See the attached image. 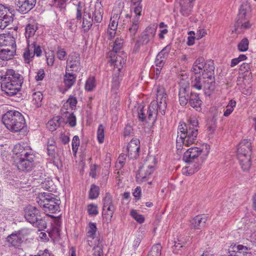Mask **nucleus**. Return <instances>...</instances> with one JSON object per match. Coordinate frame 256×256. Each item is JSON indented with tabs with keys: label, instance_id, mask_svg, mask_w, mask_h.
<instances>
[{
	"label": "nucleus",
	"instance_id": "f257e3e1",
	"mask_svg": "<svg viewBox=\"0 0 256 256\" xmlns=\"http://www.w3.org/2000/svg\"><path fill=\"white\" fill-rule=\"evenodd\" d=\"M156 100L152 101L148 108V122H154L158 112L164 115L167 107V94L164 88L162 86L156 87Z\"/></svg>",
	"mask_w": 256,
	"mask_h": 256
},
{
	"label": "nucleus",
	"instance_id": "f03ea898",
	"mask_svg": "<svg viewBox=\"0 0 256 256\" xmlns=\"http://www.w3.org/2000/svg\"><path fill=\"white\" fill-rule=\"evenodd\" d=\"M2 90L10 96L18 93L23 82L22 77L13 70H8L6 74L2 77Z\"/></svg>",
	"mask_w": 256,
	"mask_h": 256
},
{
	"label": "nucleus",
	"instance_id": "7ed1b4c3",
	"mask_svg": "<svg viewBox=\"0 0 256 256\" xmlns=\"http://www.w3.org/2000/svg\"><path fill=\"white\" fill-rule=\"evenodd\" d=\"M252 143L250 140H242L238 146L237 156L242 170L248 172L251 166Z\"/></svg>",
	"mask_w": 256,
	"mask_h": 256
},
{
	"label": "nucleus",
	"instance_id": "20e7f679",
	"mask_svg": "<svg viewBox=\"0 0 256 256\" xmlns=\"http://www.w3.org/2000/svg\"><path fill=\"white\" fill-rule=\"evenodd\" d=\"M110 58L109 62L114 66V75L112 81V88H117L119 85V72L123 68L126 62V56L122 52L116 53L115 52H110L108 54Z\"/></svg>",
	"mask_w": 256,
	"mask_h": 256
},
{
	"label": "nucleus",
	"instance_id": "39448f33",
	"mask_svg": "<svg viewBox=\"0 0 256 256\" xmlns=\"http://www.w3.org/2000/svg\"><path fill=\"white\" fill-rule=\"evenodd\" d=\"M38 202L45 212L53 214L60 211V199L52 194L44 192Z\"/></svg>",
	"mask_w": 256,
	"mask_h": 256
},
{
	"label": "nucleus",
	"instance_id": "423d86ee",
	"mask_svg": "<svg viewBox=\"0 0 256 256\" xmlns=\"http://www.w3.org/2000/svg\"><path fill=\"white\" fill-rule=\"evenodd\" d=\"M2 122L6 128H25L26 127L24 116L18 111L8 112L3 116Z\"/></svg>",
	"mask_w": 256,
	"mask_h": 256
},
{
	"label": "nucleus",
	"instance_id": "0eeeda50",
	"mask_svg": "<svg viewBox=\"0 0 256 256\" xmlns=\"http://www.w3.org/2000/svg\"><path fill=\"white\" fill-rule=\"evenodd\" d=\"M102 9L100 6L97 8V6L85 8L84 12L82 28L84 31H88L92 26L94 20L96 22H100L102 18Z\"/></svg>",
	"mask_w": 256,
	"mask_h": 256
},
{
	"label": "nucleus",
	"instance_id": "6e6552de",
	"mask_svg": "<svg viewBox=\"0 0 256 256\" xmlns=\"http://www.w3.org/2000/svg\"><path fill=\"white\" fill-rule=\"evenodd\" d=\"M148 158L152 159V160L154 162V165H150L148 162V160H146V161L139 168L136 176V182L138 184H142L146 182H148V184H152V181H149V180L151 179L152 174L155 170L154 165L156 164V158L154 157H150Z\"/></svg>",
	"mask_w": 256,
	"mask_h": 256
},
{
	"label": "nucleus",
	"instance_id": "1a4fd4ad",
	"mask_svg": "<svg viewBox=\"0 0 256 256\" xmlns=\"http://www.w3.org/2000/svg\"><path fill=\"white\" fill-rule=\"evenodd\" d=\"M156 26H148L138 36L136 40L134 50L135 52H138L142 45L146 44L149 42H152L156 34Z\"/></svg>",
	"mask_w": 256,
	"mask_h": 256
},
{
	"label": "nucleus",
	"instance_id": "9d476101",
	"mask_svg": "<svg viewBox=\"0 0 256 256\" xmlns=\"http://www.w3.org/2000/svg\"><path fill=\"white\" fill-rule=\"evenodd\" d=\"M36 158V154L34 152H32L29 154V155L14 160V162L18 170L24 172H30L35 167Z\"/></svg>",
	"mask_w": 256,
	"mask_h": 256
},
{
	"label": "nucleus",
	"instance_id": "9b49d317",
	"mask_svg": "<svg viewBox=\"0 0 256 256\" xmlns=\"http://www.w3.org/2000/svg\"><path fill=\"white\" fill-rule=\"evenodd\" d=\"M180 132H178V136L182 140V142L185 146L194 144L196 141V137L198 134V129H182Z\"/></svg>",
	"mask_w": 256,
	"mask_h": 256
},
{
	"label": "nucleus",
	"instance_id": "f8f14e48",
	"mask_svg": "<svg viewBox=\"0 0 256 256\" xmlns=\"http://www.w3.org/2000/svg\"><path fill=\"white\" fill-rule=\"evenodd\" d=\"M68 124L71 127L74 126L76 124V118L72 113L69 114L66 122L64 118L58 116L53 118L48 122L47 126L64 128Z\"/></svg>",
	"mask_w": 256,
	"mask_h": 256
},
{
	"label": "nucleus",
	"instance_id": "ddd939ff",
	"mask_svg": "<svg viewBox=\"0 0 256 256\" xmlns=\"http://www.w3.org/2000/svg\"><path fill=\"white\" fill-rule=\"evenodd\" d=\"M27 42L28 46L24 53V57L25 62L26 63H29L30 59L32 58L35 54L38 56L41 55L42 50L40 46L37 44L36 42L31 40H28Z\"/></svg>",
	"mask_w": 256,
	"mask_h": 256
},
{
	"label": "nucleus",
	"instance_id": "4468645a",
	"mask_svg": "<svg viewBox=\"0 0 256 256\" xmlns=\"http://www.w3.org/2000/svg\"><path fill=\"white\" fill-rule=\"evenodd\" d=\"M24 216L26 220L34 224L36 223L41 216L40 210L36 206L28 205L24 210Z\"/></svg>",
	"mask_w": 256,
	"mask_h": 256
},
{
	"label": "nucleus",
	"instance_id": "2eb2a0df",
	"mask_svg": "<svg viewBox=\"0 0 256 256\" xmlns=\"http://www.w3.org/2000/svg\"><path fill=\"white\" fill-rule=\"evenodd\" d=\"M12 152L14 155L15 160L20 158L21 157L22 158L29 155V154L34 152L31 148L24 142L16 144L13 148Z\"/></svg>",
	"mask_w": 256,
	"mask_h": 256
},
{
	"label": "nucleus",
	"instance_id": "dca6fc26",
	"mask_svg": "<svg viewBox=\"0 0 256 256\" xmlns=\"http://www.w3.org/2000/svg\"><path fill=\"white\" fill-rule=\"evenodd\" d=\"M140 148V140L138 139H132L128 144L126 150L124 152L127 153L128 157L130 159H136L139 156Z\"/></svg>",
	"mask_w": 256,
	"mask_h": 256
},
{
	"label": "nucleus",
	"instance_id": "f3484780",
	"mask_svg": "<svg viewBox=\"0 0 256 256\" xmlns=\"http://www.w3.org/2000/svg\"><path fill=\"white\" fill-rule=\"evenodd\" d=\"M12 14L8 8L0 4V28L4 29L13 22Z\"/></svg>",
	"mask_w": 256,
	"mask_h": 256
},
{
	"label": "nucleus",
	"instance_id": "a211bd4d",
	"mask_svg": "<svg viewBox=\"0 0 256 256\" xmlns=\"http://www.w3.org/2000/svg\"><path fill=\"white\" fill-rule=\"evenodd\" d=\"M202 150L200 148L192 147L188 148L184 154L182 160L186 163H190L200 158Z\"/></svg>",
	"mask_w": 256,
	"mask_h": 256
},
{
	"label": "nucleus",
	"instance_id": "6ab92c4d",
	"mask_svg": "<svg viewBox=\"0 0 256 256\" xmlns=\"http://www.w3.org/2000/svg\"><path fill=\"white\" fill-rule=\"evenodd\" d=\"M36 0H16L17 10L22 14H26L36 5Z\"/></svg>",
	"mask_w": 256,
	"mask_h": 256
},
{
	"label": "nucleus",
	"instance_id": "aec40b11",
	"mask_svg": "<svg viewBox=\"0 0 256 256\" xmlns=\"http://www.w3.org/2000/svg\"><path fill=\"white\" fill-rule=\"evenodd\" d=\"M180 88L179 90V102L181 106H186L189 100V84L187 82L182 81L180 82Z\"/></svg>",
	"mask_w": 256,
	"mask_h": 256
},
{
	"label": "nucleus",
	"instance_id": "412c9836",
	"mask_svg": "<svg viewBox=\"0 0 256 256\" xmlns=\"http://www.w3.org/2000/svg\"><path fill=\"white\" fill-rule=\"evenodd\" d=\"M80 56L79 54L74 52L68 56L67 60V66L70 71L77 72L80 68Z\"/></svg>",
	"mask_w": 256,
	"mask_h": 256
},
{
	"label": "nucleus",
	"instance_id": "4be33fe9",
	"mask_svg": "<svg viewBox=\"0 0 256 256\" xmlns=\"http://www.w3.org/2000/svg\"><path fill=\"white\" fill-rule=\"evenodd\" d=\"M248 250L246 246L241 244L232 245L229 249L228 256H250V253L248 252Z\"/></svg>",
	"mask_w": 256,
	"mask_h": 256
},
{
	"label": "nucleus",
	"instance_id": "5701e85b",
	"mask_svg": "<svg viewBox=\"0 0 256 256\" xmlns=\"http://www.w3.org/2000/svg\"><path fill=\"white\" fill-rule=\"evenodd\" d=\"M0 47L4 48H16L15 38L14 36L10 34H4L0 35Z\"/></svg>",
	"mask_w": 256,
	"mask_h": 256
},
{
	"label": "nucleus",
	"instance_id": "b1692460",
	"mask_svg": "<svg viewBox=\"0 0 256 256\" xmlns=\"http://www.w3.org/2000/svg\"><path fill=\"white\" fill-rule=\"evenodd\" d=\"M6 242L10 247L19 248L24 242L22 238L14 231L6 238Z\"/></svg>",
	"mask_w": 256,
	"mask_h": 256
},
{
	"label": "nucleus",
	"instance_id": "393cba45",
	"mask_svg": "<svg viewBox=\"0 0 256 256\" xmlns=\"http://www.w3.org/2000/svg\"><path fill=\"white\" fill-rule=\"evenodd\" d=\"M204 162V158H202L196 160H194L190 163H187L189 166L185 168L184 172H188V174H194L201 168Z\"/></svg>",
	"mask_w": 256,
	"mask_h": 256
},
{
	"label": "nucleus",
	"instance_id": "a878e982",
	"mask_svg": "<svg viewBox=\"0 0 256 256\" xmlns=\"http://www.w3.org/2000/svg\"><path fill=\"white\" fill-rule=\"evenodd\" d=\"M204 162V158H202L196 160H194L190 163H187L189 166L185 168L184 172H188V174H194L201 168Z\"/></svg>",
	"mask_w": 256,
	"mask_h": 256
},
{
	"label": "nucleus",
	"instance_id": "bb28decb",
	"mask_svg": "<svg viewBox=\"0 0 256 256\" xmlns=\"http://www.w3.org/2000/svg\"><path fill=\"white\" fill-rule=\"evenodd\" d=\"M170 49V48L167 46L159 52L155 60L156 66H159L160 68L163 67L168 58Z\"/></svg>",
	"mask_w": 256,
	"mask_h": 256
},
{
	"label": "nucleus",
	"instance_id": "cd10ccee",
	"mask_svg": "<svg viewBox=\"0 0 256 256\" xmlns=\"http://www.w3.org/2000/svg\"><path fill=\"white\" fill-rule=\"evenodd\" d=\"M250 12V5L247 3L242 4L239 9V13L238 14L236 20H249Z\"/></svg>",
	"mask_w": 256,
	"mask_h": 256
},
{
	"label": "nucleus",
	"instance_id": "c85d7f7f",
	"mask_svg": "<svg viewBox=\"0 0 256 256\" xmlns=\"http://www.w3.org/2000/svg\"><path fill=\"white\" fill-rule=\"evenodd\" d=\"M207 218L204 216L198 215L193 218L190 221V224L196 230H200L205 226Z\"/></svg>",
	"mask_w": 256,
	"mask_h": 256
},
{
	"label": "nucleus",
	"instance_id": "c756f323",
	"mask_svg": "<svg viewBox=\"0 0 256 256\" xmlns=\"http://www.w3.org/2000/svg\"><path fill=\"white\" fill-rule=\"evenodd\" d=\"M202 82V88L206 92V93L210 94V92L213 91L215 88L214 76L203 78Z\"/></svg>",
	"mask_w": 256,
	"mask_h": 256
},
{
	"label": "nucleus",
	"instance_id": "7c9ffc66",
	"mask_svg": "<svg viewBox=\"0 0 256 256\" xmlns=\"http://www.w3.org/2000/svg\"><path fill=\"white\" fill-rule=\"evenodd\" d=\"M214 66L213 62L208 60L204 63L202 74V78H208L214 76Z\"/></svg>",
	"mask_w": 256,
	"mask_h": 256
},
{
	"label": "nucleus",
	"instance_id": "2f4dec72",
	"mask_svg": "<svg viewBox=\"0 0 256 256\" xmlns=\"http://www.w3.org/2000/svg\"><path fill=\"white\" fill-rule=\"evenodd\" d=\"M16 52V48H0V58L3 60H8L12 58Z\"/></svg>",
	"mask_w": 256,
	"mask_h": 256
},
{
	"label": "nucleus",
	"instance_id": "473e14b6",
	"mask_svg": "<svg viewBox=\"0 0 256 256\" xmlns=\"http://www.w3.org/2000/svg\"><path fill=\"white\" fill-rule=\"evenodd\" d=\"M70 70L68 68L66 70V74L64 76V82L65 86L70 88L75 83L76 80V76L72 73L70 72Z\"/></svg>",
	"mask_w": 256,
	"mask_h": 256
},
{
	"label": "nucleus",
	"instance_id": "72a5a7b5",
	"mask_svg": "<svg viewBox=\"0 0 256 256\" xmlns=\"http://www.w3.org/2000/svg\"><path fill=\"white\" fill-rule=\"evenodd\" d=\"M205 62L204 59L202 57H200L196 60L193 64L191 69L194 74H200L202 72Z\"/></svg>",
	"mask_w": 256,
	"mask_h": 256
},
{
	"label": "nucleus",
	"instance_id": "f704fd0d",
	"mask_svg": "<svg viewBox=\"0 0 256 256\" xmlns=\"http://www.w3.org/2000/svg\"><path fill=\"white\" fill-rule=\"evenodd\" d=\"M140 22V20H138V17L134 18L132 19V24L128 28V32H130V36L133 40H134V36L138 30Z\"/></svg>",
	"mask_w": 256,
	"mask_h": 256
},
{
	"label": "nucleus",
	"instance_id": "c9c22d12",
	"mask_svg": "<svg viewBox=\"0 0 256 256\" xmlns=\"http://www.w3.org/2000/svg\"><path fill=\"white\" fill-rule=\"evenodd\" d=\"M192 1L189 0L188 2H184L181 4L180 12L182 16L186 17L191 14L193 8Z\"/></svg>",
	"mask_w": 256,
	"mask_h": 256
},
{
	"label": "nucleus",
	"instance_id": "e433bc0d",
	"mask_svg": "<svg viewBox=\"0 0 256 256\" xmlns=\"http://www.w3.org/2000/svg\"><path fill=\"white\" fill-rule=\"evenodd\" d=\"M147 114L148 116H146V114L144 112V108L139 106L138 108V119L140 120L142 122H145L146 123L148 124V126L150 127H153L154 126V123L156 122H148V110L147 111ZM156 121V120H155Z\"/></svg>",
	"mask_w": 256,
	"mask_h": 256
},
{
	"label": "nucleus",
	"instance_id": "4c0bfd02",
	"mask_svg": "<svg viewBox=\"0 0 256 256\" xmlns=\"http://www.w3.org/2000/svg\"><path fill=\"white\" fill-rule=\"evenodd\" d=\"M104 244L103 240L100 238L98 239L97 244L94 247V256H104L103 252Z\"/></svg>",
	"mask_w": 256,
	"mask_h": 256
},
{
	"label": "nucleus",
	"instance_id": "58836bf2",
	"mask_svg": "<svg viewBox=\"0 0 256 256\" xmlns=\"http://www.w3.org/2000/svg\"><path fill=\"white\" fill-rule=\"evenodd\" d=\"M189 104L194 108H199L202 104V101L198 95L191 94L189 98Z\"/></svg>",
	"mask_w": 256,
	"mask_h": 256
},
{
	"label": "nucleus",
	"instance_id": "ea45409f",
	"mask_svg": "<svg viewBox=\"0 0 256 256\" xmlns=\"http://www.w3.org/2000/svg\"><path fill=\"white\" fill-rule=\"evenodd\" d=\"M192 86L196 90H200L202 88L203 82L202 76H194L192 78Z\"/></svg>",
	"mask_w": 256,
	"mask_h": 256
},
{
	"label": "nucleus",
	"instance_id": "a19ab883",
	"mask_svg": "<svg viewBox=\"0 0 256 256\" xmlns=\"http://www.w3.org/2000/svg\"><path fill=\"white\" fill-rule=\"evenodd\" d=\"M99 194V187L94 184H92L89 192V198L91 200L96 199L98 196Z\"/></svg>",
	"mask_w": 256,
	"mask_h": 256
},
{
	"label": "nucleus",
	"instance_id": "79ce46f5",
	"mask_svg": "<svg viewBox=\"0 0 256 256\" xmlns=\"http://www.w3.org/2000/svg\"><path fill=\"white\" fill-rule=\"evenodd\" d=\"M251 24L250 23L249 20H236V27L241 30H245L250 28Z\"/></svg>",
	"mask_w": 256,
	"mask_h": 256
},
{
	"label": "nucleus",
	"instance_id": "37998d69",
	"mask_svg": "<svg viewBox=\"0 0 256 256\" xmlns=\"http://www.w3.org/2000/svg\"><path fill=\"white\" fill-rule=\"evenodd\" d=\"M36 26L34 24H28L26 28V37L28 40H30V37L34 36L36 32Z\"/></svg>",
	"mask_w": 256,
	"mask_h": 256
},
{
	"label": "nucleus",
	"instance_id": "c03bdc74",
	"mask_svg": "<svg viewBox=\"0 0 256 256\" xmlns=\"http://www.w3.org/2000/svg\"><path fill=\"white\" fill-rule=\"evenodd\" d=\"M162 246L160 244H157L152 246L148 256H160Z\"/></svg>",
	"mask_w": 256,
	"mask_h": 256
},
{
	"label": "nucleus",
	"instance_id": "a18cd8bd",
	"mask_svg": "<svg viewBox=\"0 0 256 256\" xmlns=\"http://www.w3.org/2000/svg\"><path fill=\"white\" fill-rule=\"evenodd\" d=\"M97 230L96 224L90 222L88 224L87 236L88 237L94 239L96 236V234Z\"/></svg>",
	"mask_w": 256,
	"mask_h": 256
},
{
	"label": "nucleus",
	"instance_id": "49530a36",
	"mask_svg": "<svg viewBox=\"0 0 256 256\" xmlns=\"http://www.w3.org/2000/svg\"><path fill=\"white\" fill-rule=\"evenodd\" d=\"M76 104L77 100L76 98L73 96H70L67 102L64 104L62 108L68 110L67 108L68 106H69L72 110L76 107Z\"/></svg>",
	"mask_w": 256,
	"mask_h": 256
},
{
	"label": "nucleus",
	"instance_id": "de8ad7c7",
	"mask_svg": "<svg viewBox=\"0 0 256 256\" xmlns=\"http://www.w3.org/2000/svg\"><path fill=\"white\" fill-rule=\"evenodd\" d=\"M119 16L118 14H113L112 16H111L110 23L108 26V28L111 30H116L118 22V20L119 18Z\"/></svg>",
	"mask_w": 256,
	"mask_h": 256
},
{
	"label": "nucleus",
	"instance_id": "09e8293b",
	"mask_svg": "<svg viewBox=\"0 0 256 256\" xmlns=\"http://www.w3.org/2000/svg\"><path fill=\"white\" fill-rule=\"evenodd\" d=\"M42 98V94L40 92H37L33 94L32 100L34 104L36 107H40L41 106V102Z\"/></svg>",
	"mask_w": 256,
	"mask_h": 256
},
{
	"label": "nucleus",
	"instance_id": "8fccbe9b",
	"mask_svg": "<svg viewBox=\"0 0 256 256\" xmlns=\"http://www.w3.org/2000/svg\"><path fill=\"white\" fill-rule=\"evenodd\" d=\"M236 106V102L233 100H230L226 106V109L224 112V116H229L234 110V108Z\"/></svg>",
	"mask_w": 256,
	"mask_h": 256
},
{
	"label": "nucleus",
	"instance_id": "3c124183",
	"mask_svg": "<svg viewBox=\"0 0 256 256\" xmlns=\"http://www.w3.org/2000/svg\"><path fill=\"white\" fill-rule=\"evenodd\" d=\"M96 86V80L94 77L89 78L86 81L85 88L86 90L90 92L94 90Z\"/></svg>",
	"mask_w": 256,
	"mask_h": 256
},
{
	"label": "nucleus",
	"instance_id": "603ef678",
	"mask_svg": "<svg viewBox=\"0 0 256 256\" xmlns=\"http://www.w3.org/2000/svg\"><path fill=\"white\" fill-rule=\"evenodd\" d=\"M15 232L18 236L22 238L23 242H24V240L26 239V238L30 235V230L28 228H24Z\"/></svg>",
	"mask_w": 256,
	"mask_h": 256
},
{
	"label": "nucleus",
	"instance_id": "864d4df0",
	"mask_svg": "<svg viewBox=\"0 0 256 256\" xmlns=\"http://www.w3.org/2000/svg\"><path fill=\"white\" fill-rule=\"evenodd\" d=\"M249 42L247 38H244L238 44V50L240 52H246L248 50Z\"/></svg>",
	"mask_w": 256,
	"mask_h": 256
},
{
	"label": "nucleus",
	"instance_id": "5fc2aeb1",
	"mask_svg": "<svg viewBox=\"0 0 256 256\" xmlns=\"http://www.w3.org/2000/svg\"><path fill=\"white\" fill-rule=\"evenodd\" d=\"M38 221L36 222V226L40 230H44L46 228V216H42V215L39 217Z\"/></svg>",
	"mask_w": 256,
	"mask_h": 256
},
{
	"label": "nucleus",
	"instance_id": "6e6d98bb",
	"mask_svg": "<svg viewBox=\"0 0 256 256\" xmlns=\"http://www.w3.org/2000/svg\"><path fill=\"white\" fill-rule=\"evenodd\" d=\"M123 43V39L121 38H116L113 44V50L111 52H115L116 53H118V51L122 48Z\"/></svg>",
	"mask_w": 256,
	"mask_h": 256
},
{
	"label": "nucleus",
	"instance_id": "4d7b16f0",
	"mask_svg": "<svg viewBox=\"0 0 256 256\" xmlns=\"http://www.w3.org/2000/svg\"><path fill=\"white\" fill-rule=\"evenodd\" d=\"M132 216L138 223L142 224L144 222V218L142 214H140L135 210H132L130 212Z\"/></svg>",
	"mask_w": 256,
	"mask_h": 256
},
{
	"label": "nucleus",
	"instance_id": "13d9d810",
	"mask_svg": "<svg viewBox=\"0 0 256 256\" xmlns=\"http://www.w3.org/2000/svg\"><path fill=\"white\" fill-rule=\"evenodd\" d=\"M88 212L90 215L96 216L98 214V206L96 204H91L88 206Z\"/></svg>",
	"mask_w": 256,
	"mask_h": 256
},
{
	"label": "nucleus",
	"instance_id": "bf43d9fd",
	"mask_svg": "<svg viewBox=\"0 0 256 256\" xmlns=\"http://www.w3.org/2000/svg\"><path fill=\"white\" fill-rule=\"evenodd\" d=\"M11 132L14 134L18 139H20L25 135V132H23L24 129H8Z\"/></svg>",
	"mask_w": 256,
	"mask_h": 256
},
{
	"label": "nucleus",
	"instance_id": "052dcab7",
	"mask_svg": "<svg viewBox=\"0 0 256 256\" xmlns=\"http://www.w3.org/2000/svg\"><path fill=\"white\" fill-rule=\"evenodd\" d=\"M104 207H106L108 205L113 204L112 196L109 192H106L103 199Z\"/></svg>",
	"mask_w": 256,
	"mask_h": 256
},
{
	"label": "nucleus",
	"instance_id": "680f3d73",
	"mask_svg": "<svg viewBox=\"0 0 256 256\" xmlns=\"http://www.w3.org/2000/svg\"><path fill=\"white\" fill-rule=\"evenodd\" d=\"M113 214V212L109 213L105 210H102V219L104 222L108 224L110 223L111 222Z\"/></svg>",
	"mask_w": 256,
	"mask_h": 256
},
{
	"label": "nucleus",
	"instance_id": "e2e57ef3",
	"mask_svg": "<svg viewBox=\"0 0 256 256\" xmlns=\"http://www.w3.org/2000/svg\"><path fill=\"white\" fill-rule=\"evenodd\" d=\"M132 8L134 10V13L135 14L134 18L138 17V20H140V16H141L142 12V6L141 4H137L136 6L133 5Z\"/></svg>",
	"mask_w": 256,
	"mask_h": 256
},
{
	"label": "nucleus",
	"instance_id": "0e129e2a",
	"mask_svg": "<svg viewBox=\"0 0 256 256\" xmlns=\"http://www.w3.org/2000/svg\"><path fill=\"white\" fill-rule=\"evenodd\" d=\"M83 8L81 3L79 2L76 5V18L77 20H80L82 17Z\"/></svg>",
	"mask_w": 256,
	"mask_h": 256
},
{
	"label": "nucleus",
	"instance_id": "69168bd1",
	"mask_svg": "<svg viewBox=\"0 0 256 256\" xmlns=\"http://www.w3.org/2000/svg\"><path fill=\"white\" fill-rule=\"evenodd\" d=\"M56 146H47V154L52 158H54L56 157Z\"/></svg>",
	"mask_w": 256,
	"mask_h": 256
},
{
	"label": "nucleus",
	"instance_id": "338daca9",
	"mask_svg": "<svg viewBox=\"0 0 256 256\" xmlns=\"http://www.w3.org/2000/svg\"><path fill=\"white\" fill-rule=\"evenodd\" d=\"M97 138L100 144H102L104 142V129H98Z\"/></svg>",
	"mask_w": 256,
	"mask_h": 256
},
{
	"label": "nucleus",
	"instance_id": "774afa93",
	"mask_svg": "<svg viewBox=\"0 0 256 256\" xmlns=\"http://www.w3.org/2000/svg\"><path fill=\"white\" fill-rule=\"evenodd\" d=\"M57 57L60 60H64L66 56V52L61 48H58L57 52Z\"/></svg>",
	"mask_w": 256,
	"mask_h": 256
}]
</instances>
